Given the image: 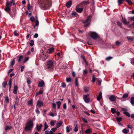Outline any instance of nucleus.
I'll list each match as a JSON object with an SVG mask.
<instances>
[{
    "label": "nucleus",
    "mask_w": 134,
    "mask_h": 134,
    "mask_svg": "<svg viewBox=\"0 0 134 134\" xmlns=\"http://www.w3.org/2000/svg\"><path fill=\"white\" fill-rule=\"evenodd\" d=\"M41 5L45 9H49L51 7V1H48V0H43V2L41 4Z\"/></svg>",
    "instance_id": "obj_1"
},
{
    "label": "nucleus",
    "mask_w": 134,
    "mask_h": 134,
    "mask_svg": "<svg viewBox=\"0 0 134 134\" xmlns=\"http://www.w3.org/2000/svg\"><path fill=\"white\" fill-rule=\"evenodd\" d=\"M33 126V121L31 120L28 121L26 124L25 129L27 131L31 130Z\"/></svg>",
    "instance_id": "obj_2"
},
{
    "label": "nucleus",
    "mask_w": 134,
    "mask_h": 134,
    "mask_svg": "<svg viewBox=\"0 0 134 134\" xmlns=\"http://www.w3.org/2000/svg\"><path fill=\"white\" fill-rule=\"evenodd\" d=\"M90 36L93 40H96L99 37L97 33L95 32H90Z\"/></svg>",
    "instance_id": "obj_3"
},
{
    "label": "nucleus",
    "mask_w": 134,
    "mask_h": 134,
    "mask_svg": "<svg viewBox=\"0 0 134 134\" xmlns=\"http://www.w3.org/2000/svg\"><path fill=\"white\" fill-rule=\"evenodd\" d=\"M82 3H80L77 5L76 7V10L77 12L79 13H81L83 10V8H80V7H82Z\"/></svg>",
    "instance_id": "obj_4"
},
{
    "label": "nucleus",
    "mask_w": 134,
    "mask_h": 134,
    "mask_svg": "<svg viewBox=\"0 0 134 134\" xmlns=\"http://www.w3.org/2000/svg\"><path fill=\"white\" fill-rule=\"evenodd\" d=\"M91 17L92 16L91 15H90L88 16L87 19L83 22L87 24L86 25H85V26H87L90 24V21Z\"/></svg>",
    "instance_id": "obj_5"
},
{
    "label": "nucleus",
    "mask_w": 134,
    "mask_h": 134,
    "mask_svg": "<svg viewBox=\"0 0 134 134\" xmlns=\"http://www.w3.org/2000/svg\"><path fill=\"white\" fill-rule=\"evenodd\" d=\"M89 94H87L84 95L83 99L85 102L87 103H88L90 102L89 98L88 97Z\"/></svg>",
    "instance_id": "obj_6"
},
{
    "label": "nucleus",
    "mask_w": 134,
    "mask_h": 134,
    "mask_svg": "<svg viewBox=\"0 0 134 134\" xmlns=\"http://www.w3.org/2000/svg\"><path fill=\"white\" fill-rule=\"evenodd\" d=\"M53 62L51 60H49L47 63V67L48 68H51L53 65Z\"/></svg>",
    "instance_id": "obj_7"
},
{
    "label": "nucleus",
    "mask_w": 134,
    "mask_h": 134,
    "mask_svg": "<svg viewBox=\"0 0 134 134\" xmlns=\"http://www.w3.org/2000/svg\"><path fill=\"white\" fill-rule=\"evenodd\" d=\"M40 57L41 58L43 61H45L47 58V57L44 55L43 52H42V53L40 54Z\"/></svg>",
    "instance_id": "obj_8"
},
{
    "label": "nucleus",
    "mask_w": 134,
    "mask_h": 134,
    "mask_svg": "<svg viewBox=\"0 0 134 134\" xmlns=\"http://www.w3.org/2000/svg\"><path fill=\"white\" fill-rule=\"evenodd\" d=\"M43 102L42 101L40 100H38L37 102V107L38 106L39 107H41L43 105Z\"/></svg>",
    "instance_id": "obj_9"
},
{
    "label": "nucleus",
    "mask_w": 134,
    "mask_h": 134,
    "mask_svg": "<svg viewBox=\"0 0 134 134\" xmlns=\"http://www.w3.org/2000/svg\"><path fill=\"white\" fill-rule=\"evenodd\" d=\"M44 83L43 81L42 80L39 81L38 86L39 87H42L44 86Z\"/></svg>",
    "instance_id": "obj_10"
},
{
    "label": "nucleus",
    "mask_w": 134,
    "mask_h": 134,
    "mask_svg": "<svg viewBox=\"0 0 134 134\" xmlns=\"http://www.w3.org/2000/svg\"><path fill=\"white\" fill-rule=\"evenodd\" d=\"M109 99L112 102L115 101L116 100V98L113 95H111L109 97Z\"/></svg>",
    "instance_id": "obj_11"
},
{
    "label": "nucleus",
    "mask_w": 134,
    "mask_h": 134,
    "mask_svg": "<svg viewBox=\"0 0 134 134\" xmlns=\"http://www.w3.org/2000/svg\"><path fill=\"white\" fill-rule=\"evenodd\" d=\"M42 126V124H40L39 125H38V124H37L36 126L37 130L38 131H40Z\"/></svg>",
    "instance_id": "obj_12"
},
{
    "label": "nucleus",
    "mask_w": 134,
    "mask_h": 134,
    "mask_svg": "<svg viewBox=\"0 0 134 134\" xmlns=\"http://www.w3.org/2000/svg\"><path fill=\"white\" fill-rule=\"evenodd\" d=\"M102 93L101 92H100L97 98V99L98 101H99L102 98Z\"/></svg>",
    "instance_id": "obj_13"
},
{
    "label": "nucleus",
    "mask_w": 134,
    "mask_h": 134,
    "mask_svg": "<svg viewBox=\"0 0 134 134\" xmlns=\"http://www.w3.org/2000/svg\"><path fill=\"white\" fill-rule=\"evenodd\" d=\"M63 124V122L61 121H60L58 122H57L56 125V126L57 128H59Z\"/></svg>",
    "instance_id": "obj_14"
},
{
    "label": "nucleus",
    "mask_w": 134,
    "mask_h": 134,
    "mask_svg": "<svg viewBox=\"0 0 134 134\" xmlns=\"http://www.w3.org/2000/svg\"><path fill=\"white\" fill-rule=\"evenodd\" d=\"M16 100L14 105V108H15V106H17L18 105V103L19 102V99L18 97L16 98Z\"/></svg>",
    "instance_id": "obj_15"
},
{
    "label": "nucleus",
    "mask_w": 134,
    "mask_h": 134,
    "mask_svg": "<svg viewBox=\"0 0 134 134\" xmlns=\"http://www.w3.org/2000/svg\"><path fill=\"white\" fill-rule=\"evenodd\" d=\"M72 5V2L71 1H69L67 2L66 3V6L68 8H69Z\"/></svg>",
    "instance_id": "obj_16"
},
{
    "label": "nucleus",
    "mask_w": 134,
    "mask_h": 134,
    "mask_svg": "<svg viewBox=\"0 0 134 134\" xmlns=\"http://www.w3.org/2000/svg\"><path fill=\"white\" fill-rule=\"evenodd\" d=\"M18 90V87L17 86H15L14 87V88L13 90V93L15 94H16L17 93V91Z\"/></svg>",
    "instance_id": "obj_17"
},
{
    "label": "nucleus",
    "mask_w": 134,
    "mask_h": 134,
    "mask_svg": "<svg viewBox=\"0 0 134 134\" xmlns=\"http://www.w3.org/2000/svg\"><path fill=\"white\" fill-rule=\"evenodd\" d=\"M13 0H11V1L9 2H7L6 3V6H11L12 4L13 3Z\"/></svg>",
    "instance_id": "obj_18"
},
{
    "label": "nucleus",
    "mask_w": 134,
    "mask_h": 134,
    "mask_svg": "<svg viewBox=\"0 0 134 134\" xmlns=\"http://www.w3.org/2000/svg\"><path fill=\"white\" fill-rule=\"evenodd\" d=\"M54 49L53 47L50 48H49L48 49L47 52L49 53H51L53 52Z\"/></svg>",
    "instance_id": "obj_19"
},
{
    "label": "nucleus",
    "mask_w": 134,
    "mask_h": 134,
    "mask_svg": "<svg viewBox=\"0 0 134 134\" xmlns=\"http://www.w3.org/2000/svg\"><path fill=\"white\" fill-rule=\"evenodd\" d=\"M122 22L124 24H129V23L127 22L125 18H124L123 17H122Z\"/></svg>",
    "instance_id": "obj_20"
},
{
    "label": "nucleus",
    "mask_w": 134,
    "mask_h": 134,
    "mask_svg": "<svg viewBox=\"0 0 134 134\" xmlns=\"http://www.w3.org/2000/svg\"><path fill=\"white\" fill-rule=\"evenodd\" d=\"M43 92V89H41L36 94V96H37L38 94H42Z\"/></svg>",
    "instance_id": "obj_21"
},
{
    "label": "nucleus",
    "mask_w": 134,
    "mask_h": 134,
    "mask_svg": "<svg viewBox=\"0 0 134 134\" xmlns=\"http://www.w3.org/2000/svg\"><path fill=\"white\" fill-rule=\"evenodd\" d=\"M127 38L128 39V40L130 41H132L134 39V36H127Z\"/></svg>",
    "instance_id": "obj_22"
},
{
    "label": "nucleus",
    "mask_w": 134,
    "mask_h": 134,
    "mask_svg": "<svg viewBox=\"0 0 134 134\" xmlns=\"http://www.w3.org/2000/svg\"><path fill=\"white\" fill-rule=\"evenodd\" d=\"M129 95V93H125L124 94L122 97V98H126L128 97Z\"/></svg>",
    "instance_id": "obj_23"
},
{
    "label": "nucleus",
    "mask_w": 134,
    "mask_h": 134,
    "mask_svg": "<svg viewBox=\"0 0 134 134\" xmlns=\"http://www.w3.org/2000/svg\"><path fill=\"white\" fill-rule=\"evenodd\" d=\"M49 115L52 117H54L56 116L57 115V113L56 111L53 114L52 112H51L49 114Z\"/></svg>",
    "instance_id": "obj_24"
},
{
    "label": "nucleus",
    "mask_w": 134,
    "mask_h": 134,
    "mask_svg": "<svg viewBox=\"0 0 134 134\" xmlns=\"http://www.w3.org/2000/svg\"><path fill=\"white\" fill-rule=\"evenodd\" d=\"M56 103L58 106V108L59 109L60 107L61 104V102L60 101L57 102H56Z\"/></svg>",
    "instance_id": "obj_25"
},
{
    "label": "nucleus",
    "mask_w": 134,
    "mask_h": 134,
    "mask_svg": "<svg viewBox=\"0 0 134 134\" xmlns=\"http://www.w3.org/2000/svg\"><path fill=\"white\" fill-rule=\"evenodd\" d=\"M131 100L130 103L133 105H134V97H131Z\"/></svg>",
    "instance_id": "obj_26"
},
{
    "label": "nucleus",
    "mask_w": 134,
    "mask_h": 134,
    "mask_svg": "<svg viewBox=\"0 0 134 134\" xmlns=\"http://www.w3.org/2000/svg\"><path fill=\"white\" fill-rule=\"evenodd\" d=\"M89 3V2L88 1H84L81 3H82V5L83 6V5H86L87 4H88Z\"/></svg>",
    "instance_id": "obj_27"
},
{
    "label": "nucleus",
    "mask_w": 134,
    "mask_h": 134,
    "mask_svg": "<svg viewBox=\"0 0 134 134\" xmlns=\"http://www.w3.org/2000/svg\"><path fill=\"white\" fill-rule=\"evenodd\" d=\"M44 130H46L47 129L48 127V125L46 123V122H45L44 123Z\"/></svg>",
    "instance_id": "obj_28"
},
{
    "label": "nucleus",
    "mask_w": 134,
    "mask_h": 134,
    "mask_svg": "<svg viewBox=\"0 0 134 134\" xmlns=\"http://www.w3.org/2000/svg\"><path fill=\"white\" fill-rule=\"evenodd\" d=\"M56 122L55 121L51 120L50 121V125L51 126H53L54 125Z\"/></svg>",
    "instance_id": "obj_29"
},
{
    "label": "nucleus",
    "mask_w": 134,
    "mask_h": 134,
    "mask_svg": "<svg viewBox=\"0 0 134 134\" xmlns=\"http://www.w3.org/2000/svg\"><path fill=\"white\" fill-rule=\"evenodd\" d=\"M123 113L125 114L127 116L129 117H130L131 116L130 114L127 111H124V112Z\"/></svg>",
    "instance_id": "obj_30"
},
{
    "label": "nucleus",
    "mask_w": 134,
    "mask_h": 134,
    "mask_svg": "<svg viewBox=\"0 0 134 134\" xmlns=\"http://www.w3.org/2000/svg\"><path fill=\"white\" fill-rule=\"evenodd\" d=\"M87 43L89 45H92L93 44V43L91 41V40H87Z\"/></svg>",
    "instance_id": "obj_31"
},
{
    "label": "nucleus",
    "mask_w": 134,
    "mask_h": 134,
    "mask_svg": "<svg viewBox=\"0 0 134 134\" xmlns=\"http://www.w3.org/2000/svg\"><path fill=\"white\" fill-rule=\"evenodd\" d=\"M66 131L67 132H69L72 130V129L70 127L68 126L66 127Z\"/></svg>",
    "instance_id": "obj_32"
},
{
    "label": "nucleus",
    "mask_w": 134,
    "mask_h": 134,
    "mask_svg": "<svg viewBox=\"0 0 134 134\" xmlns=\"http://www.w3.org/2000/svg\"><path fill=\"white\" fill-rule=\"evenodd\" d=\"M116 120L118 122H120L122 120V118L121 117H117L116 118Z\"/></svg>",
    "instance_id": "obj_33"
},
{
    "label": "nucleus",
    "mask_w": 134,
    "mask_h": 134,
    "mask_svg": "<svg viewBox=\"0 0 134 134\" xmlns=\"http://www.w3.org/2000/svg\"><path fill=\"white\" fill-rule=\"evenodd\" d=\"M33 101L31 99L28 102V104L31 105H32L33 104Z\"/></svg>",
    "instance_id": "obj_34"
},
{
    "label": "nucleus",
    "mask_w": 134,
    "mask_h": 134,
    "mask_svg": "<svg viewBox=\"0 0 134 134\" xmlns=\"http://www.w3.org/2000/svg\"><path fill=\"white\" fill-rule=\"evenodd\" d=\"M12 128V126H7L5 129V130H9L11 129Z\"/></svg>",
    "instance_id": "obj_35"
},
{
    "label": "nucleus",
    "mask_w": 134,
    "mask_h": 134,
    "mask_svg": "<svg viewBox=\"0 0 134 134\" xmlns=\"http://www.w3.org/2000/svg\"><path fill=\"white\" fill-rule=\"evenodd\" d=\"M112 58H113V57H112L109 56V57H107L105 59L106 60L109 61L111 59H112Z\"/></svg>",
    "instance_id": "obj_36"
},
{
    "label": "nucleus",
    "mask_w": 134,
    "mask_h": 134,
    "mask_svg": "<svg viewBox=\"0 0 134 134\" xmlns=\"http://www.w3.org/2000/svg\"><path fill=\"white\" fill-rule=\"evenodd\" d=\"M122 132L125 134L127 133L128 132V130L126 129H123L122 130Z\"/></svg>",
    "instance_id": "obj_37"
},
{
    "label": "nucleus",
    "mask_w": 134,
    "mask_h": 134,
    "mask_svg": "<svg viewBox=\"0 0 134 134\" xmlns=\"http://www.w3.org/2000/svg\"><path fill=\"white\" fill-rule=\"evenodd\" d=\"M29 44L31 46H33L34 44V41L32 40H31L30 41V42L29 43Z\"/></svg>",
    "instance_id": "obj_38"
},
{
    "label": "nucleus",
    "mask_w": 134,
    "mask_h": 134,
    "mask_svg": "<svg viewBox=\"0 0 134 134\" xmlns=\"http://www.w3.org/2000/svg\"><path fill=\"white\" fill-rule=\"evenodd\" d=\"M7 84V82H4L2 84L3 87L4 88L5 87Z\"/></svg>",
    "instance_id": "obj_39"
},
{
    "label": "nucleus",
    "mask_w": 134,
    "mask_h": 134,
    "mask_svg": "<svg viewBox=\"0 0 134 134\" xmlns=\"http://www.w3.org/2000/svg\"><path fill=\"white\" fill-rule=\"evenodd\" d=\"M95 76L94 74H93L92 75V82H94L96 79V78L94 77Z\"/></svg>",
    "instance_id": "obj_40"
},
{
    "label": "nucleus",
    "mask_w": 134,
    "mask_h": 134,
    "mask_svg": "<svg viewBox=\"0 0 134 134\" xmlns=\"http://www.w3.org/2000/svg\"><path fill=\"white\" fill-rule=\"evenodd\" d=\"M88 73V71L86 70H84L83 71V75L84 76H86V74Z\"/></svg>",
    "instance_id": "obj_41"
},
{
    "label": "nucleus",
    "mask_w": 134,
    "mask_h": 134,
    "mask_svg": "<svg viewBox=\"0 0 134 134\" xmlns=\"http://www.w3.org/2000/svg\"><path fill=\"white\" fill-rule=\"evenodd\" d=\"M7 7L5 8V10L6 12L9 11L10 9V8L8 6H6Z\"/></svg>",
    "instance_id": "obj_42"
},
{
    "label": "nucleus",
    "mask_w": 134,
    "mask_h": 134,
    "mask_svg": "<svg viewBox=\"0 0 134 134\" xmlns=\"http://www.w3.org/2000/svg\"><path fill=\"white\" fill-rule=\"evenodd\" d=\"M75 85L77 87H78L79 85L78 82V80L76 78L75 79Z\"/></svg>",
    "instance_id": "obj_43"
},
{
    "label": "nucleus",
    "mask_w": 134,
    "mask_h": 134,
    "mask_svg": "<svg viewBox=\"0 0 134 134\" xmlns=\"http://www.w3.org/2000/svg\"><path fill=\"white\" fill-rule=\"evenodd\" d=\"M117 24H118V25L121 28H122V24L120 22L118 21L117 22Z\"/></svg>",
    "instance_id": "obj_44"
},
{
    "label": "nucleus",
    "mask_w": 134,
    "mask_h": 134,
    "mask_svg": "<svg viewBox=\"0 0 134 134\" xmlns=\"http://www.w3.org/2000/svg\"><path fill=\"white\" fill-rule=\"evenodd\" d=\"M131 64L134 66V58H132L131 60Z\"/></svg>",
    "instance_id": "obj_45"
},
{
    "label": "nucleus",
    "mask_w": 134,
    "mask_h": 134,
    "mask_svg": "<svg viewBox=\"0 0 134 134\" xmlns=\"http://www.w3.org/2000/svg\"><path fill=\"white\" fill-rule=\"evenodd\" d=\"M23 58V56L22 55L19 56V59L18 60V62H20L21 61V59Z\"/></svg>",
    "instance_id": "obj_46"
},
{
    "label": "nucleus",
    "mask_w": 134,
    "mask_h": 134,
    "mask_svg": "<svg viewBox=\"0 0 134 134\" xmlns=\"http://www.w3.org/2000/svg\"><path fill=\"white\" fill-rule=\"evenodd\" d=\"M121 42H120L118 41H117L115 42V44L118 46H119L121 44Z\"/></svg>",
    "instance_id": "obj_47"
},
{
    "label": "nucleus",
    "mask_w": 134,
    "mask_h": 134,
    "mask_svg": "<svg viewBox=\"0 0 134 134\" xmlns=\"http://www.w3.org/2000/svg\"><path fill=\"white\" fill-rule=\"evenodd\" d=\"M78 130V126L76 125L75 127L74 131L75 132H77Z\"/></svg>",
    "instance_id": "obj_48"
},
{
    "label": "nucleus",
    "mask_w": 134,
    "mask_h": 134,
    "mask_svg": "<svg viewBox=\"0 0 134 134\" xmlns=\"http://www.w3.org/2000/svg\"><path fill=\"white\" fill-rule=\"evenodd\" d=\"M125 1L127 2L129 4H132L133 3L130 0H126Z\"/></svg>",
    "instance_id": "obj_49"
},
{
    "label": "nucleus",
    "mask_w": 134,
    "mask_h": 134,
    "mask_svg": "<svg viewBox=\"0 0 134 134\" xmlns=\"http://www.w3.org/2000/svg\"><path fill=\"white\" fill-rule=\"evenodd\" d=\"M97 80L98 81V84L100 85L101 82V80L100 78L97 79Z\"/></svg>",
    "instance_id": "obj_50"
},
{
    "label": "nucleus",
    "mask_w": 134,
    "mask_h": 134,
    "mask_svg": "<svg viewBox=\"0 0 134 134\" xmlns=\"http://www.w3.org/2000/svg\"><path fill=\"white\" fill-rule=\"evenodd\" d=\"M66 81L67 82H69L71 81V79L70 78H67L66 79Z\"/></svg>",
    "instance_id": "obj_51"
},
{
    "label": "nucleus",
    "mask_w": 134,
    "mask_h": 134,
    "mask_svg": "<svg viewBox=\"0 0 134 134\" xmlns=\"http://www.w3.org/2000/svg\"><path fill=\"white\" fill-rule=\"evenodd\" d=\"M91 132V131L90 129H88L85 131V132L87 133H89Z\"/></svg>",
    "instance_id": "obj_52"
},
{
    "label": "nucleus",
    "mask_w": 134,
    "mask_h": 134,
    "mask_svg": "<svg viewBox=\"0 0 134 134\" xmlns=\"http://www.w3.org/2000/svg\"><path fill=\"white\" fill-rule=\"evenodd\" d=\"M111 110L112 113H114L116 112L115 109L114 108H111Z\"/></svg>",
    "instance_id": "obj_53"
},
{
    "label": "nucleus",
    "mask_w": 134,
    "mask_h": 134,
    "mask_svg": "<svg viewBox=\"0 0 134 134\" xmlns=\"http://www.w3.org/2000/svg\"><path fill=\"white\" fill-rule=\"evenodd\" d=\"M15 61L14 60V59H13V60H12V61L11 62V64H10V65H13L15 63Z\"/></svg>",
    "instance_id": "obj_54"
},
{
    "label": "nucleus",
    "mask_w": 134,
    "mask_h": 134,
    "mask_svg": "<svg viewBox=\"0 0 134 134\" xmlns=\"http://www.w3.org/2000/svg\"><path fill=\"white\" fill-rule=\"evenodd\" d=\"M39 24V22L37 20H36L35 21V26H38Z\"/></svg>",
    "instance_id": "obj_55"
},
{
    "label": "nucleus",
    "mask_w": 134,
    "mask_h": 134,
    "mask_svg": "<svg viewBox=\"0 0 134 134\" xmlns=\"http://www.w3.org/2000/svg\"><path fill=\"white\" fill-rule=\"evenodd\" d=\"M30 20L32 22H34L35 20V18L33 16H32L30 18Z\"/></svg>",
    "instance_id": "obj_56"
},
{
    "label": "nucleus",
    "mask_w": 134,
    "mask_h": 134,
    "mask_svg": "<svg viewBox=\"0 0 134 134\" xmlns=\"http://www.w3.org/2000/svg\"><path fill=\"white\" fill-rule=\"evenodd\" d=\"M36 111L37 114H39L40 113V112L37 107L36 108Z\"/></svg>",
    "instance_id": "obj_57"
},
{
    "label": "nucleus",
    "mask_w": 134,
    "mask_h": 134,
    "mask_svg": "<svg viewBox=\"0 0 134 134\" xmlns=\"http://www.w3.org/2000/svg\"><path fill=\"white\" fill-rule=\"evenodd\" d=\"M27 82L28 84H30L31 83V81L29 79H27Z\"/></svg>",
    "instance_id": "obj_58"
},
{
    "label": "nucleus",
    "mask_w": 134,
    "mask_h": 134,
    "mask_svg": "<svg viewBox=\"0 0 134 134\" xmlns=\"http://www.w3.org/2000/svg\"><path fill=\"white\" fill-rule=\"evenodd\" d=\"M84 89L85 92H87L88 91V87H85Z\"/></svg>",
    "instance_id": "obj_59"
},
{
    "label": "nucleus",
    "mask_w": 134,
    "mask_h": 134,
    "mask_svg": "<svg viewBox=\"0 0 134 134\" xmlns=\"http://www.w3.org/2000/svg\"><path fill=\"white\" fill-rule=\"evenodd\" d=\"M5 100L7 102H9V98L8 96H6L5 98Z\"/></svg>",
    "instance_id": "obj_60"
},
{
    "label": "nucleus",
    "mask_w": 134,
    "mask_h": 134,
    "mask_svg": "<svg viewBox=\"0 0 134 134\" xmlns=\"http://www.w3.org/2000/svg\"><path fill=\"white\" fill-rule=\"evenodd\" d=\"M12 83V81L11 80H10L9 82V87H10V88H11Z\"/></svg>",
    "instance_id": "obj_61"
},
{
    "label": "nucleus",
    "mask_w": 134,
    "mask_h": 134,
    "mask_svg": "<svg viewBox=\"0 0 134 134\" xmlns=\"http://www.w3.org/2000/svg\"><path fill=\"white\" fill-rule=\"evenodd\" d=\"M82 119L84 122L85 123H87L88 122L87 120L85 118H82Z\"/></svg>",
    "instance_id": "obj_62"
},
{
    "label": "nucleus",
    "mask_w": 134,
    "mask_h": 134,
    "mask_svg": "<svg viewBox=\"0 0 134 134\" xmlns=\"http://www.w3.org/2000/svg\"><path fill=\"white\" fill-rule=\"evenodd\" d=\"M124 0H118V3L119 4H122V3Z\"/></svg>",
    "instance_id": "obj_63"
},
{
    "label": "nucleus",
    "mask_w": 134,
    "mask_h": 134,
    "mask_svg": "<svg viewBox=\"0 0 134 134\" xmlns=\"http://www.w3.org/2000/svg\"><path fill=\"white\" fill-rule=\"evenodd\" d=\"M71 14L72 16H75L77 14V13L75 12H73Z\"/></svg>",
    "instance_id": "obj_64"
}]
</instances>
